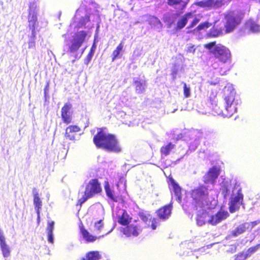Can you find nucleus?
Instances as JSON below:
<instances>
[{"label":"nucleus","instance_id":"f257e3e1","mask_svg":"<svg viewBox=\"0 0 260 260\" xmlns=\"http://www.w3.org/2000/svg\"><path fill=\"white\" fill-rule=\"evenodd\" d=\"M230 184L226 181L223 182L221 185V192L224 198L229 196L231 193V197L229 202V210L231 213H234L238 210L243 201V194L241 192V188L239 184L235 182L234 185Z\"/></svg>","mask_w":260,"mask_h":260},{"label":"nucleus","instance_id":"f03ea898","mask_svg":"<svg viewBox=\"0 0 260 260\" xmlns=\"http://www.w3.org/2000/svg\"><path fill=\"white\" fill-rule=\"evenodd\" d=\"M93 140L97 147L106 151L119 153L121 150L115 136L106 132L104 129H100L97 134L94 136Z\"/></svg>","mask_w":260,"mask_h":260},{"label":"nucleus","instance_id":"7ed1b4c3","mask_svg":"<svg viewBox=\"0 0 260 260\" xmlns=\"http://www.w3.org/2000/svg\"><path fill=\"white\" fill-rule=\"evenodd\" d=\"M190 196L192 199L191 203L196 210L202 209V210H205L213 208L217 204L216 200H213L209 204L208 200V189L203 185L192 190Z\"/></svg>","mask_w":260,"mask_h":260},{"label":"nucleus","instance_id":"20e7f679","mask_svg":"<svg viewBox=\"0 0 260 260\" xmlns=\"http://www.w3.org/2000/svg\"><path fill=\"white\" fill-rule=\"evenodd\" d=\"M38 9L36 3L32 2L29 4L28 9V15L27 16L28 25V26L31 31V36L28 42V47L34 48L35 47V29L38 24L37 14Z\"/></svg>","mask_w":260,"mask_h":260},{"label":"nucleus","instance_id":"39448f33","mask_svg":"<svg viewBox=\"0 0 260 260\" xmlns=\"http://www.w3.org/2000/svg\"><path fill=\"white\" fill-rule=\"evenodd\" d=\"M224 92H230L229 95L225 96L224 101L225 103V109L229 113V116H231L237 112V105L239 101L237 97H236V91L233 88L232 84H228L224 89Z\"/></svg>","mask_w":260,"mask_h":260},{"label":"nucleus","instance_id":"423d86ee","mask_svg":"<svg viewBox=\"0 0 260 260\" xmlns=\"http://www.w3.org/2000/svg\"><path fill=\"white\" fill-rule=\"evenodd\" d=\"M88 36V32L85 31H80L75 34L70 42H66L64 49H67V52L75 53L81 47L83 43L86 41Z\"/></svg>","mask_w":260,"mask_h":260},{"label":"nucleus","instance_id":"0eeeda50","mask_svg":"<svg viewBox=\"0 0 260 260\" xmlns=\"http://www.w3.org/2000/svg\"><path fill=\"white\" fill-rule=\"evenodd\" d=\"M204 47L222 62H226L230 58V51L224 46L220 44L216 45L215 42H211L205 44Z\"/></svg>","mask_w":260,"mask_h":260},{"label":"nucleus","instance_id":"6e6552de","mask_svg":"<svg viewBox=\"0 0 260 260\" xmlns=\"http://www.w3.org/2000/svg\"><path fill=\"white\" fill-rule=\"evenodd\" d=\"M102 189L98 179H92L86 184L84 194L79 199L81 204L84 203L88 199L93 197L101 192Z\"/></svg>","mask_w":260,"mask_h":260},{"label":"nucleus","instance_id":"1a4fd4ad","mask_svg":"<svg viewBox=\"0 0 260 260\" xmlns=\"http://www.w3.org/2000/svg\"><path fill=\"white\" fill-rule=\"evenodd\" d=\"M241 18L237 12H230L224 17V27L226 32L232 31L240 24Z\"/></svg>","mask_w":260,"mask_h":260},{"label":"nucleus","instance_id":"9d476101","mask_svg":"<svg viewBox=\"0 0 260 260\" xmlns=\"http://www.w3.org/2000/svg\"><path fill=\"white\" fill-rule=\"evenodd\" d=\"M196 5L208 9H217L223 4L222 0H204L196 3Z\"/></svg>","mask_w":260,"mask_h":260},{"label":"nucleus","instance_id":"9b49d317","mask_svg":"<svg viewBox=\"0 0 260 260\" xmlns=\"http://www.w3.org/2000/svg\"><path fill=\"white\" fill-rule=\"evenodd\" d=\"M229 215L227 211L220 210L215 214L212 215L208 219V222L212 225H216L225 219Z\"/></svg>","mask_w":260,"mask_h":260},{"label":"nucleus","instance_id":"f8f14e48","mask_svg":"<svg viewBox=\"0 0 260 260\" xmlns=\"http://www.w3.org/2000/svg\"><path fill=\"white\" fill-rule=\"evenodd\" d=\"M97 212L98 213V217L94 216L95 219L98 220L94 222V231L96 233H99L103 229L104 223L103 220L104 219V210L102 207L98 209Z\"/></svg>","mask_w":260,"mask_h":260},{"label":"nucleus","instance_id":"ddd939ff","mask_svg":"<svg viewBox=\"0 0 260 260\" xmlns=\"http://www.w3.org/2000/svg\"><path fill=\"white\" fill-rule=\"evenodd\" d=\"M142 228L137 223L131 224L123 229V234L127 237L137 236L141 232Z\"/></svg>","mask_w":260,"mask_h":260},{"label":"nucleus","instance_id":"4468645a","mask_svg":"<svg viewBox=\"0 0 260 260\" xmlns=\"http://www.w3.org/2000/svg\"><path fill=\"white\" fill-rule=\"evenodd\" d=\"M219 169L214 167L209 170L207 174L204 177V180L206 183L213 184L219 175Z\"/></svg>","mask_w":260,"mask_h":260},{"label":"nucleus","instance_id":"2eb2a0df","mask_svg":"<svg viewBox=\"0 0 260 260\" xmlns=\"http://www.w3.org/2000/svg\"><path fill=\"white\" fill-rule=\"evenodd\" d=\"M72 108V105L69 103L64 104L61 109V117L64 123L67 124L70 123L72 118L70 114V110Z\"/></svg>","mask_w":260,"mask_h":260},{"label":"nucleus","instance_id":"dca6fc26","mask_svg":"<svg viewBox=\"0 0 260 260\" xmlns=\"http://www.w3.org/2000/svg\"><path fill=\"white\" fill-rule=\"evenodd\" d=\"M178 17V13L169 12L164 14L163 19L164 22L168 25V27L170 28Z\"/></svg>","mask_w":260,"mask_h":260},{"label":"nucleus","instance_id":"f3484780","mask_svg":"<svg viewBox=\"0 0 260 260\" xmlns=\"http://www.w3.org/2000/svg\"><path fill=\"white\" fill-rule=\"evenodd\" d=\"M141 219L147 225L151 226L152 230H155L156 228L155 225V220H152L151 216L147 213H141L140 214Z\"/></svg>","mask_w":260,"mask_h":260},{"label":"nucleus","instance_id":"a211bd4d","mask_svg":"<svg viewBox=\"0 0 260 260\" xmlns=\"http://www.w3.org/2000/svg\"><path fill=\"white\" fill-rule=\"evenodd\" d=\"M32 194L34 197L35 209L36 211L37 214L39 216L40 210L42 206V202L39 197L38 191L36 188H34L32 189Z\"/></svg>","mask_w":260,"mask_h":260},{"label":"nucleus","instance_id":"6ab92c4d","mask_svg":"<svg viewBox=\"0 0 260 260\" xmlns=\"http://www.w3.org/2000/svg\"><path fill=\"white\" fill-rule=\"evenodd\" d=\"M171 205H168L159 209L157 211V214L160 219L162 220H166L169 218V216H170L171 213Z\"/></svg>","mask_w":260,"mask_h":260},{"label":"nucleus","instance_id":"aec40b11","mask_svg":"<svg viewBox=\"0 0 260 260\" xmlns=\"http://www.w3.org/2000/svg\"><path fill=\"white\" fill-rule=\"evenodd\" d=\"M194 17L193 13H187L179 19L177 23L176 29H181L183 28L186 24L188 20Z\"/></svg>","mask_w":260,"mask_h":260},{"label":"nucleus","instance_id":"412c9836","mask_svg":"<svg viewBox=\"0 0 260 260\" xmlns=\"http://www.w3.org/2000/svg\"><path fill=\"white\" fill-rule=\"evenodd\" d=\"M197 210L198 211L197 222L199 225L201 226L203 225L207 220L208 221L207 218H209V216L206 212L207 210H202V209H200V210L199 209Z\"/></svg>","mask_w":260,"mask_h":260},{"label":"nucleus","instance_id":"4be33fe9","mask_svg":"<svg viewBox=\"0 0 260 260\" xmlns=\"http://www.w3.org/2000/svg\"><path fill=\"white\" fill-rule=\"evenodd\" d=\"M134 81L136 93L138 94L143 93L146 87L145 81L139 78H135Z\"/></svg>","mask_w":260,"mask_h":260},{"label":"nucleus","instance_id":"5701e85b","mask_svg":"<svg viewBox=\"0 0 260 260\" xmlns=\"http://www.w3.org/2000/svg\"><path fill=\"white\" fill-rule=\"evenodd\" d=\"M80 131V128L77 125H70L66 129L65 137L71 140H75V133Z\"/></svg>","mask_w":260,"mask_h":260},{"label":"nucleus","instance_id":"b1692460","mask_svg":"<svg viewBox=\"0 0 260 260\" xmlns=\"http://www.w3.org/2000/svg\"><path fill=\"white\" fill-rule=\"evenodd\" d=\"M131 218L127 213L123 210H120L118 215V222L123 225L129 223Z\"/></svg>","mask_w":260,"mask_h":260},{"label":"nucleus","instance_id":"393cba45","mask_svg":"<svg viewBox=\"0 0 260 260\" xmlns=\"http://www.w3.org/2000/svg\"><path fill=\"white\" fill-rule=\"evenodd\" d=\"M54 222L53 221H48L46 232L48 235V241L49 243H53L54 238L53 235V231L54 230Z\"/></svg>","mask_w":260,"mask_h":260},{"label":"nucleus","instance_id":"a878e982","mask_svg":"<svg viewBox=\"0 0 260 260\" xmlns=\"http://www.w3.org/2000/svg\"><path fill=\"white\" fill-rule=\"evenodd\" d=\"M169 5L174 7L176 9L183 10L186 7L187 3L182 0H168Z\"/></svg>","mask_w":260,"mask_h":260},{"label":"nucleus","instance_id":"bb28decb","mask_svg":"<svg viewBox=\"0 0 260 260\" xmlns=\"http://www.w3.org/2000/svg\"><path fill=\"white\" fill-rule=\"evenodd\" d=\"M171 186L173 188L174 196L176 197V200L178 202H180L181 201V189L180 187L174 181H172L171 182Z\"/></svg>","mask_w":260,"mask_h":260},{"label":"nucleus","instance_id":"cd10ccee","mask_svg":"<svg viewBox=\"0 0 260 260\" xmlns=\"http://www.w3.org/2000/svg\"><path fill=\"white\" fill-rule=\"evenodd\" d=\"M80 232L83 239L88 242H92L96 240L97 237L91 235L87 230L83 228H81Z\"/></svg>","mask_w":260,"mask_h":260},{"label":"nucleus","instance_id":"c85d7f7f","mask_svg":"<svg viewBox=\"0 0 260 260\" xmlns=\"http://www.w3.org/2000/svg\"><path fill=\"white\" fill-rule=\"evenodd\" d=\"M246 230H248V224L245 222L239 225L234 230H233L232 231V235L234 237H237L244 233Z\"/></svg>","mask_w":260,"mask_h":260},{"label":"nucleus","instance_id":"c756f323","mask_svg":"<svg viewBox=\"0 0 260 260\" xmlns=\"http://www.w3.org/2000/svg\"><path fill=\"white\" fill-rule=\"evenodd\" d=\"M246 27L249 29L254 33L260 32V25L257 24L255 22L249 20L246 23Z\"/></svg>","mask_w":260,"mask_h":260},{"label":"nucleus","instance_id":"7c9ffc66","mask_svg":"<svg viewBox=\"0 0 260 260\" xmlns=\"http://www.w3.org/2000/svg\"><path fill=\"white\" fill-rule=\"evenodd\" d=\"M0 247L4 257H8L10 255V249L6 241L0 242Z\"/></svg>","mask_w":260,"mask_h":260},{"label":"nucleus","instance_id":"2f4dec72","mask_svg":"<svg viewBox=\"0 0 260 260\" xmlns=\"http://www.w3.org/2000/svg\"><path fill=\"white\" fill-rule=\"evenodd\" d=\"M101 259V256L98 251H91L88 252L83 260H99Z\"/></svg>","mask_w":260,"mask_h":260},{"label":"nucleus","instance_id":"473e14b6","mask_svg":"<svg viewBox=\"0 0 260 260\" xmlns=\"http://www.w3.org/2000/svg\"><path fill=\"white\" fill-rule=\"evenodd\" d=\"M105 189L106 192L107 196L110 198L114 202H118L119 201V197L115 196L113 194V191L110 189L109 184H107L105 186Z\"/></svg>","mask_w":260,"mask_h":260},{"label":"nucleus","instance_id":"72a5a7b5","mask_svg":"<svg viewBox=\"0 0 260 260\" xmlns=\"http://www.w3.org/2000/svg\"><path fill=\"white\" fill-rule=\"evenodd\" d=\"M123 48V43L121 42L116 47V49L114 50L112 53V61H114L116 58L118 57H120V52H121Z\"/></svg>","mask_w":260,"mask_h":260},{"label":"nucleus","instance_id":"f704fd0d","mask_svg":"<svg viewBox=\"0 0 260 260\" xmlns=\"http://www.w3.org/2000/svg\"><path fill=\"white\" fill-rule=\"evenodd\" d=\"M174 145L170 143L168 145L165 146H163L161 148V152L162 154L165 155V156L169 154L170 151L174 148Z\"/></svg>","mask_w":260,"mask_h":260},{"label":"nucleus","instance_id":"c9c22d12","mask_svg":"<svg viewBox=\"0 0 260 260\" xmlns=\"http://www.w3.org/2000/svg\"><path fill=\"white\" fill-rule=\"evenodd\" d=\"M260 249V244H258L255 246L251 247L248 248L246 251H244L246 257H250L253 253L256 252L258 250Z\"/></svg>","mask_w":260,"mask_h":260},{"label":"nucleus","instance_id":"e433bc0d","mask_svg":"<svg viewBox=\"0 0 260 260\" xmlns=\"http://www.w3.org/2000/svg\"><path fill=\"white\" fill-rule=\"evenodd\" d=\"M142 52H143V49H142V47H137L135 49V50L134 51V52H133V54L132 55V57L134 59H137V58H138L142 55Z\"/></svg>","mask_w":260,"mask_h":260},{"label":"nucleus","instance_id":"4c0bfd02","mask_svg":"<svg viewBox=\"0 0 260 260\" xmlns=\"http://www.w3.org/2000/svg\"><path fill=\"white\" fill-rule=\"evenodd\" d=\"M89 22V18L88 16H85L81 20L80 23L81 26H84V27L90 28L91 26L88 24H87L88 22Z\"/></svg>","mask_w":260,"mask_h":260},{"label":"nucleus","instance_id":"58836bf2","mask_svg":"<svg viewBox=\"0 0 260 260\" xmlns=\"http://www.w3.org/2000/svg\"><path fill=\"white\" fill-rule=\"evenodd\" d=\"M183 84V94L185 98H187L190 96V88L189 86H188L187 84L182 82Z\"/></svg>","mask_w":260,"mask_h":260},{"label":"nucleus","instance_id":"ea45409f","mask_svg":"<svg viewBox=\"0 0 260 260\" xmlns=\"http://www.w3.org/2000/svg\"><path fill=\"white\" fill-rule=\"evenodd\" d=\"M211 24H210L208 22H205L204 23H202L198 25V26L196 28V29L200 31L201 30H203L206 28H209L211 26Z\"/></svg>","mask_w":260,"mask_h":260},{"label":"nucleus","instance_id":"a19ab883","mask_svg":"<svg viewBox=\"0 0 260 260\" xmlns=\"http://www.w3.org/2000/svg\"><path fill=\"white\" fill-rule=\"evenodd\" d=\"M248 224L249 231H251L255 225L260 223V220H257L250 222H246Z\"/></svg>","mask_w":260,"mask_h":260},{"label":"nucleus","instance_id":"79ce46f5","mask_svg":"<svg viewBox=\"0 0 260 260\" xmlns=\"http://www.w3.org/2000/svg\"><path fill=\"white\" fill-rule=\"evenodd\" d=\"M246 258L247 257H246L244 252L243 251L236 255L235 260H245Z\"/></svg>","mask_w":260,"mask_h":260},{"label":"nucleus","instance_id":"37998d69","mask_svg":"<svg viewBox=\"0 0 260 260\" xmlns=\"http://www.w3.org/2000/svg\"><path fill=\"white\" fill-rule=\"evenodd\" d=\"M94 53L89 52L84 60V63L87 65L91 60Z\"/></svg>","mask_w":260,"mask_h":260},{"label":"nucleus","instance_id":"c03bdc74","mask_svg":"<svg viewBox=\"0 0 260 260\" xmlns=\"http://www.w3.org/2000/svg\"><path fill=\"white\" fill-rule=\"evenodd\" d=\"M200 21V19L198 18L197 17H194L190 25L188 27V28H191L194 26L196 25H197Z\"/></svg>","mask_w":260,"mask_h":260},{"label":"nucleus","instance_id":"a18cd8bd","mask_svg":"<svg viewBox=\"0 0 260 260\" xmlns=\"http://www.w3.org/2000/svg\"><path fill=\"white\" fill-rule=\"evenodd\" d=\"M153 23L155 25H158L160 24V22L159 20L156 17H152L150 20L151 24Z\"/></svg>","mask_w":260,"mask_h":260},{"label":"nucleus","instance_id":"49530a36","mask_svg":"<svg viewBox=\"0 0 260 260\" xmlns=\"http://www.w3.org/2000/svg\"><path fill=\"white\" fill-rule=\"evenodd\" d=\"M122 186V191H124L125 190V183H123L122 180H120L117 184V188H119L120 186Z\"/></svg>","mask_w":260,"mask_h":260},{"label":"nucleus","instance_id":"de8ad7c7","mask_svg":"<svg viewBox=\"0 0 260 260\" xmlns=\"http://www.w3.org/2000/svg\"><path fill=\"white\" fill-rule=\"evenodd\" d=\"M196 49L194 46H189L187 48V52L193 53L195 52Z\"/></svg>","mask_w":260,"mask_h":260},{"label":"nucleus","instance_id":"09e8293b","mask_svg":"<svg viewBox=\"0 0 260 260\" xmlns=\"http://www.w3.org/2000/svg\"><path fill=\"white\" fill-rule=\"evenodd\" d=\"M5 238L4 236L3 231L0 229V242L5 241Z\"/></svg>","mask_w":260,"mask_h":260},{"label":"nucleus","instance_id":"8fccbe9b","mask_svg":"<svg viewBox=\"0 0 260 260\" xmlns=\"http://www.w3.org/2000/svg\"><path fill=\"white\" fill-rule=\"evenodd\" d=\"M96 48V45H95V42L93 43V45H92V47L90 49V52H92L93 53H94V52L95 51Z\"/></svg>","mask_w":260,"mask_h":260},{"label":"nucleus","instance_id":"3c124183","mask_svg":"<svg viewBox=\"0 0 260 260\" xmlns=\"http://www.w3.org/2000/svg\"><path fill=\"white\" fill-rule=\"evenodd\" d=\"M195 143H196V144H195V146H192V145H190V146H189V149H191V150H195V149H196V148H197V145L199 144V143H198V141H196Z\"/></svg>","mask_w":260,"mask_h":260},{"label":"nucleus","instance_id":"603ef678","mask_svg":"<svg viewBox=\"0 0 260 260\" xmlns=\"http://www.w3.org/2000/svg\"><path fill=\"white\" fill-rule=\"evenodd\" d=\"M192 254H193V252H192V251H190V252H188L187 253H186V255L190 256V255H191Z\"/></svg>","mask_w":260,"mask_h":260},{"label":"nucleus","instance_id":"864d4df0","mask_svg":"<svg viewBox=\"0 0 260 260\" xmlns=\"http://www.w3.org/2000/svg\"><path fill=\"white\" fill-rule=\"evenodd\" d=\"M40 213L39 214V215L37 214V220H38V223H39V222H40Z\"/></svg>","mask_w":260,"mask_h":260},{"label":"nucleus","instance_id":"5fc2aeb1","mask_svg":"<svg viewBox=\"0 0 260 260\" xmlns=\"http://www.w3.org/2000/svg\"><path fill=\"white\" fill-rule=\"evenodd\" d=\"M213 102H214V104L213 105H215V107H216L217 106L216 101L213 100Z\"/></svg>","mask_w":260,"mask_h":260},{"label":"nucleus","instance_id":"6e6d98bb","mask_svg":"<svg viewBox=\"0 0 260 260\" xmlns=\"http://www.w3.org/2000/svg\"><path fill=\"white\" fill-rule=\"evenodd\" d=\"M212 67L214 69H216L217 68V66L216 64H214L212 65Z\"/></svg>","mask_w":260,"mask_h":260},{"label":"nucleus","instance_id":"4d7b16f0","mask_svg":"<svg viewBox=\"0 0 260 260\" xmlns=\"http://www.w3.org/2000/svg\"><path fill=\"white\" fill-rule=\"evenodd\" d=\"M225 73H226V71H224V72H223V73H222L221 71L220 72V74L221 75H224V74H225Z\"/></svg>","mask_w":260,"mask_h":260},{"label":"nucleus","instance_id":"13d9d810","mask_svg":"<svg viewBox=\"0 0 260 260\" xmlns=\"http://www.w3.org/2000/svg\"><path fill=\"white\" fill-rule=\"evenodd\" d=\"M84 50H85V48H84V49H83L82 50V52H81V54L80 55V56L79 57V58H80V57H81V55H82V53L84 52Z\"/></svg>","mask_w":260,"mask_h":260},{"label":"nucleus","instance_id":"bf43d9fd","mask_svg":"<svg viewBox=\"0 0 260 260\" xmlns=\"http://www.w3.org/2000/svg\"><path fill=\"white\" fill-rule=\"evenodd\" d=\"M233 246H234V251H235L236 250V246L234 245Z\"/></svg>","mask_w":260,"mask_h":260},{"label":"nucleus","instance_id":"052dcab7","mask_svg":"<svg viewBox=\"0 0 260 260\" xmlns=\"http://www.w3.org/2000/svg\"><path fill=\"white\" fill-rule=\"evenodd\" d=\"M113 230V229H112L111 231H110V232H109L108 233H107L106 235H107L109 233L111 232V231Z\"/></svg>","mask_w":260,"mask_h":260},{"label":"nucleus","instance_id":"680f3d73","mask_svg":"<svg viewBox=\"0 0 260 260\" xmlns=\"http://www.w3.org/2000/svg\"><path fill=\"white\" fill-rule=\"evenodd\" d=\"M79 11H80V10H78L77 11V13H78Z\"/></svg>","mask_w":260,"mask_h":260},{"label":"nucleus","instance_id":"e2e57ef3","mask_svg":"<svg viewBox=\"0 0 260 260\" xmlns=\"http://www.w3.org/2000/svg\"><path fill=\"white\" fill-rule=\"evenodd\" d=\"M210 84H214V85L215 84V83H213V82H211Z\"/></svg>","mask_w":260,"mask_h":260}]
</instances>
